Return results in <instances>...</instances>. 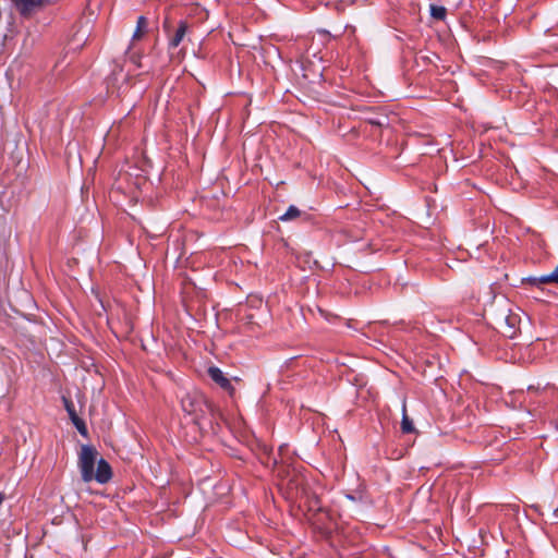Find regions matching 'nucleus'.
Returning <instances> with one entry per match:
<instances>
[{
  "label": "nucleus",
  "mask_w": 558,
  "mask_h": 558,
  "mask_svg": "<svg viewBox=\"0 0 558 558\" xmlns=\"http://www.w3.org/2000/svg\"><path fill=\"white\" fill-rule=\"evenodd\" d=\"M112 478V469L108 461L99 459L97 461V469L93 471V480L99 484H106Z\"/></svg>",
  "instance_id": "nucleus-9"
},
{
  "label": "nucleus",
  "mask_w": 558,
  "mask_h": 558,
  "mask_svg": "<svg viewBox=\"0 0 558 558\" xmlns=\"http://www.w3.org/2000/svg\"><path fill=\"white\" fill-rule=\"evenodd\" d=\"M527 392H536L539 393L542 400L539 402H545L548 399H557L558 400V389L554 386H545L541 388L539 386L530 385L527 387Z\"/></svg>",
  "instance_id": "nucleus-10"
},
{
  "label": "nucleus",
  "mask_w": 558,
  "mask_h": 558,
  "mask_svg": "<svg viewBox=\"0 0 558 558\" xmlns=\"http://www.w3.org/2000/svg\"><path fill=\"white\" fill-rule=\"evenodd\" d=\"M239 315H240L239 320L242 324L241 326L246 328L247 330L254 332L255 328L258 327L257 323L255 322L254 314L243 313V314H239Z\"/></svg>",
  "instance_id": "nucleus-13"
},
{
  "label": "nucleus",
  "mask_w": 558,
  "mask_h": 558,
  "mask_svg": "<svg viewBox=\"0 0 558 558\" xmlns=\"http://www.w3.org/2000/svg\"><path fill=\"white\" fill-rule=\"evenodd\" d=\"M307 521L323 535L330 533V522L332 520L330 511L324 508L317 513L307 514Z\"/></svg>",
  "instance_id": "nucleus-5"
},
{
  "label": "nucleus",
  "mask_w": 558,
  "mask_h": 558,
  "mask_svg": "<svg viewBox=\"0 0 558 558\" xmlns=\"http://www.w3.org/2000/svg\"><path fill=\"white\" fill-rule=\"evenodd\" d=\"M520 317L517 314L509 313L504 317L500 326L501 332L507 338H514L519 331Z\"/></svg>",
  "instance_id": "nucleus-8"
},
{
  "label": "nucleus",
  "mask_w": 558,
  "mask_h": 558,
  "mask_svg": "<svg viewBox=\"0 0 558 558\" xmlns=\"http://www.w3.org/2000/svg\"><path fill=\"white\" fill-rule=\"evenodd\" d=\"M209 378L216 383L221 389L227 391L231 397L235 392V388L232 386L229 378H227L223 372L217 366H210L207 371Z\"/></svg>",
  "instance_id": "nucleus-7"
},
{
  "label": "nucleus",
  "mask_w": 558,
  "mask_h": 558,
  "mask_svg": "<svg viewBox=\"0 0 558 558\" xmlns=\"http://www.w3.org/2000/svg\"><path fill=\"white\" fill-rule=\"evenodd\" d=\"M537 278L538 277H527L526 279H524V281L531 286L539 287L542 282H538Z\"/></svg>",
  "instance_id": "nucleus-19"
},
{
  "label": "nucleus",
  "mask_w": 558,
  "mask_h": 558,
  "mask_svg": "<svg viewBox=\"0 0 558 558\" xmlns=\"http://www.w3.org/2000/svg\"><path fill=\"white\" fill-rule=\"evenodd\" d=\"M538 282H542V284H547L551 282L558 283V268H556L551 274L549 275H543L537 278Z\"/></svg>",
  "instance_id": "nucleus-17"
},
{
  "label": "nucleus",
  "mask_w": 558,
  "mask_h": 558,
  "mask_svg": "<svg viewBox=\"0 0 558 558\" xmlns=\"http://www.w3.org/2000/svg\"><path fill=\"white\" fill-rule=\"evenodd\" d=\"M12 2L22 17H29L38 9L48 4L49 0H12Z\"/></svg>",
  "instance_id": "nucleus-6"
},
{
  "label": "nucleus",
  "mask_w": 558,
  "mask_h": 558,
  "mask_svg": "<svg viewBox=\"0 0 558 558\" xmlns=\"http://www.w3.org/2000/svg\"><path fill=\"white\" fill-rule=\"evenodd\" d=\"M401 430L404 434H410V433H413L415 430L413 422L409 418V416L407 414L405 404H403V415H402V421H401Z\"/></svg>",
  "instance_id": "nucleus-15"
},
{
  "label": "nucleus",
  "mask_w": 558,
  "mask_h": 558,
  "mask_svg": "<svg viewBox=\"0 0 558 558\" xmlns=\"http://www.w3.org/2000/svg\"><path fill=\"white\" fill-rule=\"evenodd\" d=\"M61 400H62V403L64 405V409L69 415V418L73 415L76 414V410H75V405L73 403V401L69 398V397H65V396H62L61 397Z\"/></svg>",
  "instance_id": "nucleus-18"
},
{
  "label": "nucleus",
  "mask_w": 558,
  "mask_h": 558,
  "mask_svg": "<svg viewBox=\"0 0 558 558\" xmlns=\"http://www.w3.org/2000/svg\"><path fill=\"white\" fill-rule=\"evenodd\" d=\"M98 452L92 445H82L78 454V468L81 477L85 483L93 481V471L97 462Z\"/></svg>",
  "instance_id": "nucleus-4"
},
{
  "label": "nucleus",
  "mask_w": 558,
  "mask_h": 558,
  "mask_svg": "<svg viewBox=\"0 0 558 558\" xmlns=\"http://www.w3.org/2000/svg\"><path fill=\"white\" fill-rule=\"evenodd\" d=\"M4 500V495L2 493H0V505L3 502Z\"/></svg>",
  "instance_id": "nucleus-22"
},
{
  "label": "nucleus",
  "mask_w": 558,
  "mask_h": 558,
  "mask_svg": "<svg viewBox=\"0 0 558 558\" xmlns=\"http://www.w3.org/2000/svg\"><path fill=\"white\" fill-rule=\"evenodd\" d=\"M430 15L437 21H444L447 15V9L442 5L430 4Z\"/></svg>",
  "instance_id": "nucleus-16"
},
{
  "label": "nucleus",
  "mask_w": 558,
  "mask_h": 558,
  "mask_svg": "<svg viewBox=\"0 0 558 558\" xmlns=\"http://www.w3.org/2000/svg\"><path fill=\"white\" fill-rule=\"evenodd\" d=\"M147 26H148V20L146 19V16H144V15L138 16L137 22H136V28H135V32L133 33L132 39L140 40L146 33Z\"/></svg>",
  "instance_id": "nucleus-12"
},
{
  "label": "nucleus",
  "mask_w": 558,
  "mask_h": 558,
  "mask_svg": "<svg viewBox=\"0 0 558 558\" xmlns=\"http://www.w3.org/2000/svg\"><path fill=\"white\" fill-rule=\"evenodd\" d=\"M368 122L373 125H377V126H383L384 125V122L380 121V120H376V119H371L368 120Z\"/></svg>",
  "instance_id": "nucleus-20"
},
{
  "label": "nucleus",
  "mask_w": 558,
  "mask_h": 558,
  "mask_svg": "<svg viewBox=\"0 0 558 558\" xmlns=\"http://www.w3.org/2000/svg\"><path fill=\"white\" fill-rule=\"evenodd\" d=\"M299 217H303L304 219H307L308 218V214L307 213H303L296 206L291 205V206H289L287 211L279 217V219L281 221H289V220L296 219Z\"/></svg>",
  "instance_id": "nucleus-11"
},
{
  "label": "nucleus",
  "mask_w": 558,
  "mask_h": 558,
  "mask_svg": "<svg viewBox=\"0 0 558 558\" xmlns=\"http://www.w3.org/2000/svg\"><path fill=\"white\" fill-rule=\"evenodd\" d=\"M70 420H71L72 424L75 426V428L77 429V432L83 437H88L87 425H86L85 421L77 415V413L75 415L71 416Z\"/></svg>",
  "instance_id": "nucleus-14"
},
{
  "label": "nucleus",
  "mask_w": 558,
  "mask_h": 558,
  "mask_svg": "<svg viewBox=\"0 0 558 558\" xmlns=\"http://www.w3.org/2000/svg\"><path fill=\"white\" fill-rule=\"evenodd\" d=\"M181 408L183 412L190 415L192 421L199 427L203 426V421H205L207 416L215 418V405L197 390L185 392L181 397Z\"/></svg>",
  "instance_id": "nucleus-1"
},
{
  "label": "nucleus",
  "mask_w": 558,
  "mask_h": 558,
  "mask_svg": "<svg viewBox=\"0 0 558 558\" xmlns=\"http://www.w3.org/2000/svg\"><path fill=\"white\" fill-rule=\"evenodd\" d=\"M293 482H295V497L299 500V509L304 512L305 518H307V514L317 513L325 508L319 496L308 485L304 484L303 478L296 477Z\"/></svg>",
  "instance_id": "nucleus-2"
},
{
  "label": "nucleus",
  "mask_w": 558,
  "mask_h": 558,
  "mask_svg": "<svg viewBox=\"0 0 558 558\" xmlns=\"http://www.w3.org/2000/svg\"><path fill=\"white\" fill-rule=\"evenodd\" d=\"M190 25L186 20H180L177 23L170 15H166L162 21V29L168 37V49L178 48L189 32Z\"/></svg>",
  "instance_id": "nucleus-3"
},
{
  "label": "nucleus",
  "mask_w": 558,
  "mask_h": 558,
  "mask_svg": "<svg viewBox=\"0 0 558 558\" xmlns=\"http://www.w3.org/2000/svg\"><path fill=\"white\" fill-rule=\"evenodd\" d=\"M347 498H348V499H350V500H352V501H356V500H357V497H356V496H354V495H351V494H348V495H347ZM359 499H361V497H359Z\"/></svg>",
  "instance_id": "nucleus-21"
}]
</instances>
